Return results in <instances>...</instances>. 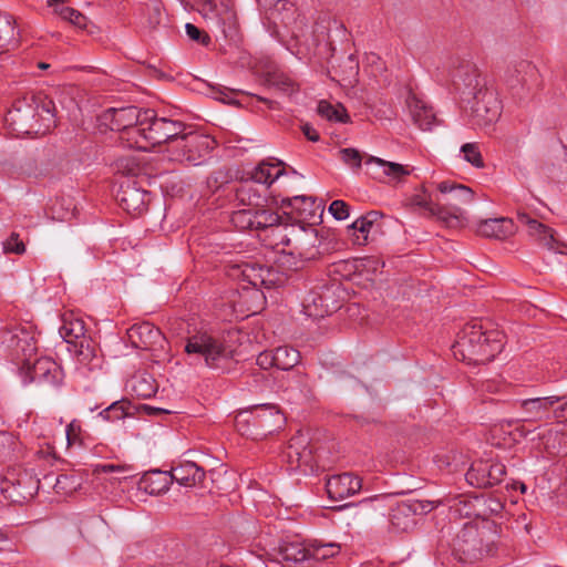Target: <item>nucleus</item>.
<instances>
[{"label": "nucleus", "instance_id": "nucleus-1", "mask_svg": "<svg viewBox=\"0 0 567 567\" xmlns=\"http://www.w3.org/2000/svg\"><path fill=\"white\" fill-rule=\"evenodd\" d=\"M505 336L498 329H487L481 321H473L463 327L452 346L456 359L468 363L492 361L504 347Z\"/></svg>", "mask_w": 567, "mask_h": 567}, {"label": "nucleus", "instance_id": "nucleus-2", "mask_svg": "<svg viewBox=\"0 0 567 567\" xmlns=\"http://www.w3.org/2000/svg\"><path fill=\"white\" fill-rule=\"evenodd\" d=\"M140 130L133 131L136 140L133 148L150 151L156 145L167 143L169 148L175 144L177 136L184 132L185 125L179 121L158 117L154 110H144Z\"/></svg>", "mask_w": 567, "mask_h": 567}, {"label": "nucleus", "instance_id": "nucleus-3", "mask_svg": "<svg viewBox=\"0 0 567 567\" xmlns=\"http://www.w3.org/2000/svg\"><path fill=\"white\" fill-rule=\"evenodd\" d=\"M496 527L491 524L478 527L466 524L456 536L454 548L460 554V559L465 563H474L485 556L496 553Z\"/></svg>", "mask_w": 567, "mask_h": 567}, {"label": "nucleus", "instance_id": "nucleus-4", "mask_svg": "<svg viewBox=\"0 0 567 567\" xmlns=\"http://www.w3.org/2000/svg\"><path fill=\"white\" fill-rule=\"evenodd\" d=\"M227 275L233 280H238L239 282L247 284L254 288L249 291L251 293V298L260 302L255 309H249L252 313H256L258 309L261 308L266 298L260 288L264 287L269 289L284 282L282 276L277 270L254 261L230 264L227 267ZM243 289L246 290L247 286L243 285Z\"/></svg>", "mask_w": 567, "mask_h": 567}, {"label": "nucleus", "instance_id": "nucleus-5", "mask_svg": "<svg viewBox=\"0 0 567 567\" xmlns=\"http://www.w3.org/2000/svg\"><path fill=\"white\" fill-rule=\"evenodd\" d=\"M281 411L271 404L256 405L250 410L240 411L235 424L243 435H267L276 432L285 424Z\"/></svg>", "mask_w": 567, "mask_h": 567}, {"label": "nucleus", "instance_id": "nucleus-6", "mask_svg": "<svg viewBox=\"0 0 567 567\" xmlns=\"http://www.w3.org/2000/svg\"><path fill=\"white\" fill-rule=\"evenodd\" d=\"M437 189L446 197L443 204L437 203V207H433L436 218L446 225H452L453 220L456 223L467 220L465 207L474 202L472 188L451 181H443L437 184Z\"/></svg>", "mask_w": 567, "mask_h": 567}, {"label": "nucleus", "instance_id": "nucleus-7", "mask_svg": "<svg viewBox=\"0 0 567 567\" xmlns=\"http://www.w3.org/2000/svg\"><path fill=\"white\" fill-rule=\"evenodd\" d=\"M188 355L203 360L206 367L220 368L233 357V350L216 334L209 331H196L186 339L184 348Z\"/></svg>", "mask_w": 567, "mask_h": 567}, {"label": "nucleus", "instance_id": "nucleus-8", "mask_svg": "<svg viewBox=\"0 0 567 567\" xmlns=\"http://www.w3.org/2000/svg\"><path fill=\"white\" fill-rule=\"evenodd\" d=\"M40 486L35 475L22 467H8L1 476L0 491L6 499L22 505L32 499Z\"/></svg>", "mask_w": 567, "mask_h": 567}, {"label": "nucleus", "instance_id": "nucleus-9", "mask_svg": "<svg viewBox=\"0 0 567 567\" xmlns=\"http://www.w3.org/2000/svg\"><path fill=\"white\" fill-rule=\"evenodd\" d=\"M194 7L207 24L220 31L225 39L237 41V16L228 2L217 4L214 0H194Z\"/></svg>", "mask_w": 567, "mask_h": 567}, {"label": "nucleus", "instance_id": "nucleus-10", "mask_svg": "<svg viewBox=\"0 0 567 567\" xmlns=\"http://www.w3.org/2000/svg\"><path fill=\"white\" fill-rule=\"evenodd\" d=\"M194 7L207 24L220 31L225 39L237 41V16L228 2L217 4L214 0H194Z\"/></svg>", "mask_w": 567, "mask_h": 567}, {"label": "nucleus", "instance_id": "nucleus-11", "mask_svg": "<svg viewBox=\"0 0 567 567\" xmlns=\"http://www.w3.org/2000/svg\"><path fill=\"white\" fill-rule=\"evenodd\" d=\"M144 110H140L136 106L109 109L100 115L99 121L101 126L118 132L122 143L126 147L133 148V142L136 140V136L132 134L133 131L140 130Z\"/></svg>", "mask_w": 567, "mask_h": 567}, {"label": "nucleus", "instance_id": "nucleus-12", "mask_svg": "<svg viewBox=\"0 0 567 567\" xmlns=\"http://www.w3.org/2000/svg\"><path fill=\"white\" fill-rule=\"evenodd\" d=\"M214 147L215 140L208 135L197 132L181 133L175 144L171 147L173 151L172 159L197 165L200 158L207 155Z\"/></svg>", "mask_w": 567, "mask_h": 567}, {"label": "nucleus", "instance_id": "nucleus-13", "mask_svg": "<svg viewBox=\"0 0 567 567\" xmlns=\"http://www.w3.org/2000/svg\"><path fill=\"white\" fill-rule=\"evenodd\" d=\"M269 19L275 24L279 21L286 29V35L295 40L296 44L305 42L308 35V24L306 18L297 11L293 3L287 0H277L269 9Z\"/></svg>", "mask_w": 567, "mask_h": 567}, {"label": "nucleus", "instance_id": "nucleus-14", "mask_svg": "<svg viewBox=\"0 0 567 567\" xmlns=\"http://www.w3.org/2000/svg\"><path fill=\"white\" fill-rule=\"evenodd\" d=\"M502 104L497 93L488 87H481L474 93L470 123L473 127L491 126L499 118Z\"/></svg>", "mask_w": 567, "mask_h": 567}, {"label": "nucleus", "instance_id": "nucleus-15", "mask_svg": "<svg viewBox=\"0 0 567 567\" xmlns=\"http://www.w3.org/2000/svg\"><path fill=\"white\" fill-rule=\"evenodd\" d=\"M439 503L433 501L406 499L399 502L390 512V524L398 532H409L415 524V516L433 511Z\"/></svg>", "mask_w": 567, "mask_h": 567}, {"label": "nucleus", "instance_id": "nucleus-16", "mask_svg": "<svg viewBox=\"0 0 567 567\" xmlns=\"http://www.w3.org/2000/svg\"><path fill=\"white\" fill-rule=\"evenodd\" d=\"M280 207L285 209L286 215H290L301 225H315L316 219L321 217L323 207L311 196L285 197L280 202Z\"/></svg>", "mask_w": 567, "mask_h": 567}, {"label": "nucleus", "instance_id": "nucleus-17", "mask_svg": "<svg viewBox=\"0 0 567 567\" xmlns=\"http://www.w3.org/2000/svg\"><path fill=\"white\" fill-rule=\"evenodd\" d=\"M54 103L52 100L41 95H30L18 100L12 110L9 111V116L12 121H28L33 120L37 115L42 116L43 113L48 115V121L54 122Z\"/></svg>", "mask_w": 567, "mask_h": 567}, {"label": "nucleus", "instance_id": "nucleus-18", "mask_svg": "<svg viewBox=\"0 0 567 567\" xmlns=\"http://www.w3.org/2000/svg\"><path fill=\"white\" fill-rule=\"evenodd\" d=\"M506 474V467L501 462H474L465 474L466 482L478 488L492 487L499 484Z\"/></svg>", "mask_w": 567, "mask_h": 567}, {"label": "nucleus", "instance_id": "nucleus-19", "mask_svg": "<svg viewBox=\"0 0 567 567\" xmlns=\"http://www.w3.org/2000/svg\"><path fill=\"white\" fill-rule=\"evenodd\" d=\"M120 206L133 216H140L147 210L151 193L138 185L136 181L122 182L116 195Z\"/></svg>", "mask_w": 567, "mask_h": 567}, {"label": "nucleus", "instance_id": "nucleus-20", "mask_svg": "<svg viewBox=\"0 0 567 567\" xmlns=\"http://www.w3.org/2000/svg\"><path fill=\"white\" fill-rule=\"evenodd\" d=\"M286 245L293 244V251L290 254H298L301 258L310 260L319 254L318 247L321 244L318 229L313 225H300L298 228L292 229V238H287L284 241Z\"/></svg>", "mask_w": 567, "mask_h": 567}, {"label": "nucleus", "instance_id": "nucleus-21", "mask_svg": "<svg viewBox=\"0 0 567 567\" xmlns=\"http://www.w3.org/2000/svg\"><path fill=\"white\" fill-rule=\"evenodd\" d=\"M517 219L526 225L528 236L539 246L555 252H563V249L567 248L566 244L555 237V230L553 228L532 218L526 213L518 212Z\"/></svg>", "mask_w": 567, "mask_h": 567}, {"label": "nucleus", "instance_id": "nucleus-22", "mask_svg": "<svg viewBox=\"0 0 567 567\" xmlns=\"http://www.w3.org/2000/svg\"><path fill=\"white\" fill-rule=\"evenodd\" d=\"M560 401V396L550 395L542 398H530L517 402L523 416V422H538L547 420L551 408Z\"/></svg>", "mask_w": 567, "mask_h": 567}, {"label": "nucleus", "instance_id": "nucleus-23", "mask_svg": "<svg viewBox=\"0 0 567 567\" xmlns=\"http://www.w3.org/2000/svg\"><path fill=\"white\" fill-rule=\"evenodd\" d=\"M362 480L352 473L332 475L326 483L328 496L332 501H342L360 492Z\"/></svg>", "mask_w": 567, "mask_h": 567}, {"label": "nucleus", "instance_id": "nucleus-24", "mask_svg": "<svg viewBox=\"0 0 567 567\" xmlns=\"http://www.w3.org/2000/svg\"><path fill=\"white\" fill-rule=\"evenodd\" d=\"M537 68L530 61L519 60L511 63L504 72V82L512 90L529 87L537 78Z\"/></svg>", "mask_w": 567, "mask_h": 567}, {"label": "nucleus", "instance_id": "nucleus-25", "mask_svg": "<svg viewBox=\"0 0 567 567\" xmlns=\"http://www.w3.org/2000/svg\"><path fill=\"white\" fill-rule=\"evenodd\" d=\"M30 370V379L48 385H59L62 382V370L55 361L50 358L37 359L32 365L27 364Z\"/></svg>", "mask_w": 567, "mask_h": 567}, {"label": "nucleus", "instance_id": "nucleus-26", "mask_svg": "<svg viewBox=\"0 0 567 567\" xmlns=\"http://www.w3.org/2000/svg\"><path fill=\"white\" fill-rule=\"evenodd\" d=\"M476 231L483 237L502 240L515 233V225L511 218H489L481 220L477 225Z\"/></svg>", "mask_w": 567, "mask_h": 567}, {"label": "nucleus", "instance_id": "nucleus-27", "mask_svg": "<svg viewBox=\"0 0 567 567\" xmlns=\"http://www.w3.org/2000/svg\"><path fill=\"white\" fill-rule=\"evenodd\" d=\"M406 104L413 122L423 131H430L436 125L437 120L433 109L417 96L411 94Z\"/></svg>", "mask_w": 567, "mask_h": 567}, {"label": "nucleus", "instance_id": "nucleus-28", "mask_svg": "<svg viewBox=\"0 0 567 567\" xmlns=\"http://www.w3.org/2000/svg\"><path fill=\"white\" fill-rule=\"evenodd\" d=\"M453 79L455 83H463L473 94L481 87H485L477 66L470 61H458L453 70Z\"/></svg>", "mask_w": 567, "mask_h": 567}, {"label": "nucleus", "instance_id": "nucleus-29", "mask_svg": "<svg viewBox=\"0 0 567 567\" xmlns=\"http://www.w3.org/2000/svg\"><path fill=\"white\" fill-rule=\"evenodd\" d=\"M367 164H373L378 166L379 172L377 178H379L382 182H400L405 176H409L412 172L409 165H402L399 163L384 161L382 158L374 156L369 157Z\"/></svg>", "mask_w": 567, "mask_h": 567}, {"label": "nucleus", "instance_id": "nucleus-30", "mask_svg": "<svg viewBox=\"0 0 567 567\" xmlns=\"http://www.w3.org/2000/svg\"><path fill=\"white\" fill-rule=\"evenodd\" d=\"M172 481H176L179 485L192 487L203 483L205 472L197 466L194 462H185L175 466L169 472Z\"/></svg>", "mask_w": 567, "mask_h": 567}, {"label": "nucleus", "instance_id": "nucleus-31", "mask_svg": "<svg viewBox=\"0 0 567 567\" xmlns=\"http://www.w3.org/2000/svg\"><path fill=\"white\" fill-rule=\"evenodd\" d=\"M127 334L131 342L141 349L152 347L162 337L159 329L148 322L134 324L128 329Z\"/></svg>", "mask_w": 567, "mask_h": 567}, {"label": "nucleus", "instance_id": "nucleus-32", "mask_svg": "<svg viewBox=\"0 0 567 567\" xmlns=\"http://www.w3.org/2000/svg\"><path fill=\"white\" fill-rule=\"evenodd\" d=\"M236 200L243 208H257L265 206L266 197L259 192L254 181H247L237 187Z\"/></svg>", "mask_w": 567, "mask_h": 567}, {"label": "nucleus", "instance_id": "nucleus-33", "mask_svg": "<svg viewBox=\"0 0 567 567\" xmlns=\"http://www.w3.org/2000/svg\"><path fill=\"white\" fill-rule=\"evenodd\" d=\"M172 482L169 472L152 471L143 475L140 488L150 495H159L168 491Z\"/></svg>", "mask_w": 567, "mask_h": 567}, {"label": "nucleus", "instance_id": "nucleus-34", "mask_svg": "<svg viewBox=\"0 0 567 567\" xmlns=\"http://www.w3.org/2000/svg\"><path fill=\"white\" fill-rule=\"evenodd\" d=\"M382 217V213L378 210H371L363 216H360L357 218L350 226L349 229H352L354 231H359L360 235H358L354 239V243L358 245H365L368 241V234L371 231V229L378 225L379 220Z\"/></svg>", "mask_w": 567, "mask_h": 567}, {"label": "nucleus", "instance_id": "nucleus-35", "mask_svg": "<svg viewBox=\"0 0 567 567\" xmlns=\"http://www.w3.org/2000/svg\"><path fill=\"white\" fill-rule=\"evenodd\" d=\"M18 43L16 21L12 16L0 13V52L9 51Z\"/></svg>", "mask_w": 567, "mask_h": 567}, {"label": "nucleus", "instance_id": "nucleus-36", "mask_svg": "<svg viewBox=\"0 0 567 567\" xmlns=\"http://www.w3.org/2000/svg\"><path fill=\"white\" fill-rule=\"evenodd\" d=\"M59 331L63 340L69 344L86 336L84 321L75 318L72 313L63 317V323Z\"/></svg>", "mask_w": 567, "mask_h": 567}, {"label": "nucleus", "instance_id": "nucleus-37", "mask_svg": "<svg viewBox=\"0 0 567 567\" xmlns=\"http://www.w3.org/2000/svg\"><path fill=\"white\" fill-rule=\"evenodd\" d=\"M284 174L285 168L281 167V163L271 164L262 162L254 169L251 179L255 183L269 186Z\"/></svg>", "mask_w": 567, "mask_h": 567}, {"label": "nucleus", "instance_id": "nucleus-38", "mask_svg": "<svg viewBox=\"0 0 567 567\" xmlns=\"http://www.w3.org/2000/svg\"><path fill=\"white\" fill-rule=\"evenodd\" d=\"M24 329L23 327H14L0 331V355L17 359L21 331H24Z\"/></svg>", "mask_w": 567, "mask_h": 567}, {"label": "nucleus", "instance_id": "nucleus-39", "mask_svg": "<svg viewBox=\"0 0 567 567\" xmlns=\"http://www.w3.org/2000/svg\"><path fill=\"white\" fill-rule=\"evenodd\" d=\"M281 558L287 563H305L310 560L309 544L287 543L280 547Z\"/></svg>", "mask_w": 567, "mask_h": 567}, {"label": "nucleus", "instance_id": "nucleus-40", "mask_svg": "<svg viewBox=\"0 0 567 567\" xmlns=\"http://www.w3.org/2000/svg\"><path fill=\"white\" fill-rule=\"evenodd\" d=\"M20 454L21 443L19 439L10 432H0V461H12L18 458Z\"/></svg>", "mask_w": 567, "mask_h": 567}, {"label": "nucleus", "instance_id": "nucleus-41", "mask_svg": "<svg viewBox=\"0 0 567 567\" xmlns=\"http://www.w3.org/2000/svg\"><path fill=\"white\" fill-rule=\"evenodd\" d=\"M131 389L136 396L148 399L156 393L157 384L150 374H140L132 378Z\"/></svg>", "mask_w": 567, "mask_h": 567}, {"label": "nucleus", "instance_id": "nucleus-42", "mask_svg": "<svg viewBox=\"0 0 567 567\" xmlns=\"http://www.w3.org/2000/svg\"><path fill=\"white\" fill-rule=\"evenodd\" d=\"M276 368L280 370H291L300 361V353L291 347H278L274 350Z\"/></svg>", "mask_w": 567, "mask_h": 567}, {"label": "nucleus", "instance_id": "nucleus-43", "mask_svg": "<svg viewBox=\"0 0 567 567\" xmlns=\"http://www.w3.org/2000/svg\"><path fill=\"white\" fill-rule=\"evenodd\" d=\"M317 111L321 117L328 121L339 123H348L350 121L347 110L341 104L333 105L327 101H320Z\"/></svg>", "mask_w": 567, "mask_h": 567}, {"label": "nucleus", "instance_id": "nucleus-44", "mask_svg": "<svg viewBox=\"0 0 567 567\" xmlns=\"http://www.w3.org/2000/svg\"><path fill=\"white\" fill-rule=\"evenodd\" d=\"M72 351L82 363H90L95 358V344L89 336L72 342L70 344Z\"/></svg>", "mask_w": 567, "mask_h": 567}, {"label": "nucleus", "instance_id": "nucleus-45", "mask_svg": "<svg viewBox=\"0 0 567 567\" xmlns=\"http://www.w3.org/2000/svg\"><path fill=\"white\" fill-rule=\"evenodd\" d=\"M310 560H326L340 553V545L337 543L322 544L319 542L309 543Z\"/></svg>", "mask_w": 567, "mask_h": 567}, {"label": "nucleus", "instance_id": "nucleus-46", "mask_svg": "<svg viewBox=\"0 0 567 567\" xmlns=\"http://www.w3.org/2000/svg\"><path fill=\"white\" fill-rule=\"evenodd\" d=\"M547 176L558 183H567V150L564 148L561 154L546 167Z\"/></svg>", "mask_w": 567, "mask_h": 567}, {"label": "nucleus", "instance_id": "nucleus-47", "mask_svg": "<svg viewBox=\"0 0 567 567\" xmlns=\"http://www.w3.org/2000/svg\"><path fill=\"white\" fill-rule=\"evenodd\" d=\"M280 217L277 213L264 207L254 208V230H264L278 225Z\"/></svg>", "mask_w": 567, "mask_h": 567}, {"label": "nucleus", "instance_id": "nucleus-48", "mask_svg": "<svg viewBox=\"0 0 567 567\" xmlns=\"http://www.w3.org/2000/svg\"><path fill=\"white\" fill-rule=\"evenodd\" d=\"M37 352V341L29 329L21 331L17 359L22 358L25 364H30L31 357Z\"/></svg>", "mask_w": 567, "mask_h": 567}, {"label": "nucleus", "instance_id": "nucleus-49", "mask_svg": "<svg viewBox=\"0 0 567 567\" xmlns=\"http://www.w3.org/2000/svg\"><path fill=\"white\" fill-rule=\"evenodd\" d=\"M266 81L269 86H272L284 93L291 94L296 91V83L284 73H269Z\"/></svg>", "mask_w": 567, "mask_h": 567}, {"label": "nucleus", "instance_id": "nucleus-50", "mask_svg": "<svg viewBox=\"0 0 567 567\" xmlns=\"http://www.w3.org/2000/svg\"><path fill=\"white\" fill-rule=\"evenodd\" d=\"M234 226L240 230H254V208H239L230 217Z\"/></svg>", "mask_w": 567, "mask_h": 567}, {"label": "nucleus", "instance_id": "nucleus-51", "mask_svg": "<svg viewBox=\"0 0 567 567\" xmlns=\"http://www.w3.org/2000/svg\"><path fill=\"white\" fill-rule=\"evenodd\" d=\"M128 403L124 400L115 401L100 412V415L106 421H118L125 417L127 413Z\"/></svg>", "mask_w": 567, "mask_h": 567}, {"label": "nucleus", "instance_id": "nucleus-52", "mask_svg": "<svg viewBox=\"0 0 567 567\" xmlns=\"http://www.w3.org/2000/svg\"><path fill=\"white\" fill-rule=\"evenodd\" d=\"M55 14H58L62 20L68 21L78 28L86 27V17L74 8H56Z\"/></svg>", "mask_w": 567, "mask_h": 567}, {"label": "nucleus", "instance_id": "nucleus-53", "mask_svg": "<svg viewBox=\"0 0 567 567\" xmlns=\"http://www.w3.org/2000/svg\"><path fill=\"white\" fill-rule=\"evenodd\" d=\"M79 485V480L74 475L61 474L55 480L54 489L59 494H71Z\"/></svg>", "mask_w": 567, "mask_h": 567}, {"label": "nucleus", "instance_id": "nucleus-54", "mask_svg": "<svg viewBox=\"0 0 567 567\" xmlns=\"http://www.w3.org/2000/svg\"><path fill=\"white\" fill-rule=\"evenodd\" d=\"M461 152L464 155V159L471 163L473 166L477 168H482L484 166L483 157L477 143H465L461 147Z\"/></svg>", "mask_w": 567, "mask_h": 567}, {"label": "nucleus", "instance_id": "nucleus-55", "mask_svg": "<svg viewBox=\"0 0 567 567\" xmlns=\"http://www.w3.org/2000/svg\"><path fill=\"white\" fill-rule=\"evenodd\" d=\"M412 206L424 208L429 212L431 216L436 217V212L433 207H437V203H433L431 196L427 194L424 187L421 188V192L413 195L410 199Z\"/></svg>", "mask_w": 567, "mask_h": 567}, {"label": "nucleus", "instance_id": "nucleus-56", "mask_svg": "<svg viewBox=\"0 0 567 567\" xmlns=\"http://www.w3.org/2000/svg\"><path fill=\"white\" fill-rule=\"evenodd\" d=\"M329 292H330V290L327 289L322 295H320L318 298L313 299L315 306H317V301H320L321 310L313 313L310 311L309 306L306 307V309L309 312V316L324 317V316L331 315L332 312H334L336 310H338L340 308L338 303H333L332 306H329L327 303L328 299L330 298Z\"/></svg>", "mask_w": 567, "mask_h": 567}, {"label": "nucleus", "instance_id": "nucleus-57", "mask_svg": "<svg viewBox=\"0 0 567 567\" xmlns=\"http://www.w3.org/2000/svg\"><path fill=\"white\" fill-rule=\"evenodd\" d=\"M287 455L291 462L296 457L298 466L309 465L311 462V451H307L305 449L302 452H300L295 440H292V442L289 444Z\"/></svg>", "mask_w": 567, "mask_h": 567}, {"label": "nucleus", "instance_id": "nucleus-58", "mask_svg": "<svg viewBox=\"0 0 567 567\" xmlns=\"http://www.w3.org/2000/svg\"><path fill=\"white\" fill-rule=\"evenodd\" d=\"M341 161L351 168L361 167L362 156L355 148H342L339 151Z\"/></svg>", "mask_w": 567, "mask_h": 567}, {"label": "nucleus", "instance_id": "nucleus-59", "mask_svg": "<svg viewBox=\"0 0 567 567\" xmlns=\"http://www.w3.org/2000/svg\"><path fill=\"white\" fill-rule=\"evenodd\" d=\"M3 249L6 252L21 255L25 251V246L24 243L20 239L19 234L12 233L3 243Z\"/></svg>", "mask_w": 567, "mask_h": 567}, {"label": "nucleus", "instance_id": "nucleus-60", "mask_svg": "<svg viewBox=\"0 0 567 567\" xmlns=\"http://www.w3.org/2000/svg\"><path fill=\"white\" fill-rule=\"evenodd\" d=\"M329 213L337 220H344L349 217V205L344 200L336 199L330 204Z\"/></svg>", "mask_w": 567, "mask_h": 567}, {"label": "nucleus", "instance_id": "nucleus-61", "mask_svg": "<svg viewBox=\"0 0 567 567\" xmlns=\"http://www.w3.org/2000/svg\"><path fill=\"white\" fill-rule=\"evenodd\" d=\"M116 166L117 171L126 176H136L141 172L138 164L130 158H121Z\"/></svg>", "mask_w": 567, "mask_h": 567}, {"label": "nucleus", "instance_id": "nucleus-62", "mask_svg": "<svg viewBox=\"0 0 567 567\" xmlns=\"http://www.w3.org/2000/svg\"><path fill=\"white\" fill-rule=\"evenodd\" d=\"M257 364L261 368V369H270V368H276V361H275V352L274 350H267V351H262L258 354L257 357V360H256Z\"/></svg>", "mask_w": 567, "mask_h": 567}, {"label": "nucleus", "instance_id": "nucleus-63", "mask_svg": "<svg viewBox=\"0 0 567 567\" xmlns=\"http://www.w3.org/2000/svg\"><path fill=\"white\" fill-rule=\"evenodd\" d=\"M80 430H81L80 424L76 423V421H72L68 425V427H66V439H68V443L69 444H72L75 441Z\"/></svg>", "mask_w": 567, "mask_h": 567}, {"label": "nucleus", "instance_id": "nucleus-64", "mask_svg": "<svg viewBox=\"0 0 567 567\" xmlns=\"http://www.w3.org/2000/svg\"><path fill=\"white\" fill-rule=\"evenodd\" d=\"M301 131L309 141H311V142L319 141L318 132L310 124H308V123L303 124L301 126Z\"/></svg>", "mask_w": 567, "mask_h": 567}]
</instances>
